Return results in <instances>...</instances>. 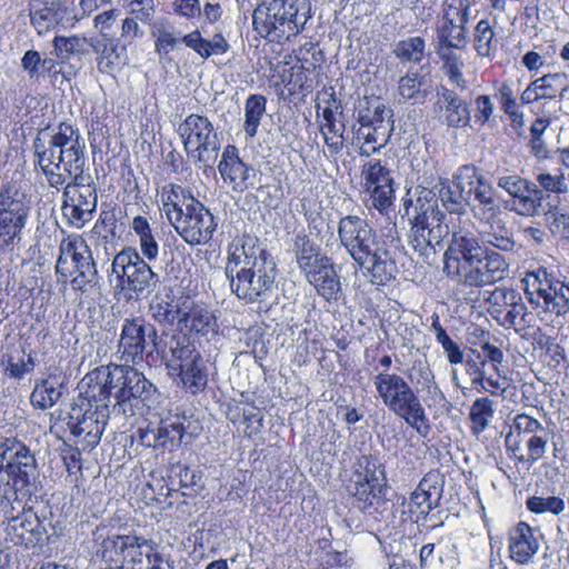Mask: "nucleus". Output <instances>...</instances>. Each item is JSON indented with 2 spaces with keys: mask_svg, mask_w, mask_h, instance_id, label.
Masks as SVG:
<instances>
[{
  "mask_svg": "<svg viewBox=\"0 0 569 569\" xmlns=\"http://www.w3.org/2000/svg\"><path fill=\"white\" fill-rule=\"evenodd\" d=\"M38 478V465L34 455L21 441L13 438L0 440V506L8 519L7 539L17 546L32 548L43 541L46 528L36 512L23 510L17 516L10 515L11 503L32 495Z\"/></svg>",
  "mask_w": 569,
  "mask_h": 569,
  "instance_id": "obj_1",
  "label": "nucleus"
},
{
  "mask_svg": "<svg viewBox=\"0 0 569 569\" xmlns=\"http://www.w3.org/2000/svg\"><path fill=\"white\" fill-rule=\"evenodd\" d=\"M276 262L251 236L236 238L228 247L224 273L231 291L247 303L268 297L276 280Z\"/></svg>",
  "mask_w": 569,
  "mask_h": 569,
  "instance_id": "obj_2",
  "label": "nucleus"
},
{
  "mask_svg": "<svg viewBox=\"0 0 569 569\" xmlns=\"http://www.w3.org/2000/svg\"><path fill=\"white\" fill-rule=\"evenodd\" d=\"M338 238L369 283L386 286L396 279V260L386 241L365 218L356 214L342 217L338 223Z\"/></svg>",
  "mask_w": 569,
  "mask_h": 569,
  "instance_id": "obj_3",
  "label": "nucleus"
},
{
  "mask_svg": "<svg viewBox=\"0 0 569 569\" xmlns=\"http://www.w3.org/2000/svg\"><path fill=\"white\" fill-rule=\"evenodd\" d=\"M37 164L49 187L61 190L67 182L90 174L86 171V141L78 128L60 123L48 140L37 137L33 141Z\"/></svg>",
  "mask_w": 569,
  "mask_h": 569,
  "instance_id": "obj_4",
  "label": "nucleus"
},
{
  "mask_svg": "<svg viewBox=\"0 0 569 569\" xmlns=\"http://www.w3.org/2000/svg\"><path fill=\"white\" fill-rule=\"evenodd\" d=\"M133 366L111 363L99 370L98 375L103 377V382L99 386L98 396L100 401H109L113 396L116 402L112 406V412L114 415L132 417L139 401L150 407L158 398L157 387Z\"/></svg>",
  "mask_w": 569,
  "mask_h": 569,
  "instance_id": "obj_5",
  "label": "nucleus"
},
{
  "mask_svg": "<svg viewBox=\"0 0 569 569\" xmlns=\"http://www.w3.org/2000/svg\"><path fill=\"white\" fill-rule=\"evenodd\" d=\"M311 18L308 0H266L252 13L254 31L270 42L290 41Z\"/></svg>",
  "mask_w": 569,
  "mask_h": 569,
  "instance_id": "obj_6",
  "label": "nucleus"
},
{
  "mask_svg": "<svg viewBox=\"0 0 569 569\" xmlns=\"http://www.w3.org/2000/svg\"><path fill=\"white\" fill-rule=\"evenodd\" d=\"M383 405L403 419L419 435L426 437L430 425L423 406L413 388L399 375L380 372L373 379Z\"/></svg>",
  "mask_w": 569,
  "mask_h": 569,
  "instance_id": "obj_7",
  "label": "nucleus"
},
{
  "mask_svg": "<svg viewBox=\"0 0 569 569\" xmlns=\"http://www.w3.org/2000/svg\"><path fill=\"white\" fill-rule=\"evenodd\" d=\"M56 272L63 282L70 279L72 289L77 291L86 292L99 283L92 251L81 236H68L62 239Z\"/></svg>",
  "mask_w": 569,
  "mask_h": 569,
  "instance_id": "obj_8",
  "label": "nucleus"
},
{
  "mask_svg": "<svg viewBox=\"0 0 569 569\" xmlns=\"http://www.w3.org/2000/svg\"><path fill=\"white\" fill-rule=\"evenodd\" d=\"M525 281L527 299L541 321L553 322L569 311V286L551 277L546 269L529 272Z\"/></svg>",
  "mask_w": 569,
  "mask_h": 569,
  "instance_id": "obj_9",
  "label": "nucleus"
},
{
  "mask_svg": "<svg viewBox=\"0 0 569 569\" xmlns=\"http://www.w3.org/2000/svg\"><path fill=\"white\" fill-rule=\"evenodd\" d=\"M111 271L116 274L117 288L128 293L127 300L146 297L160 282L159 274L152 270L133 248H126L114 256Z\"/></svg>",
  "mask_w": 569,
  "mask_h": 569,
  "instance_id": "obj_10",
  "label": "nucleus"
},
{
  "mask_svg": "<svg viewBox=\"0 0 569 569\" xmlns=\"http://www.w3.org/2000/svg\"><path fill=\"white\" fill-rule=\"evenodd\" d=\"M31 213L30 200L17 181L0 188V248L13 249L22 240Z\"/></svg>",
  "mask_w": 569,
  "mask_h": 569,
  "instance_id": "obj_11",
  "label": "nucleus"
},
{
  "mask_svg": "<svg viewBox=\"0 0 569 569\" xmlns=\"http://www.w3.org/2000/svg\"><path fill=\"white\" fill-rule=\"evenodd\" d=\"M177 133L186 153L203 166H211L218 158L221 142L212 122L204 116L191 113L179 123Z\"/></svg>",
  "mask_w": 569,
  "mask_h": 569,
  "instance_id": "obj_12",
  "label": "nucleus"
},
{
  "mask_svg": "<svg viewBox=\"0 0 569 569\" xmlns=\"http://www.w3.org/2000/svg\"><path fill=\"white\" fill-rule=\"evenodd\" d=\"M457 179L467 180V186L469 187L467 194L473 197L472 201L467 202V206L477 222H489L502 217L503 211L496 196L495 188L475 166H462L459 168Z\"/></svg>",
  "mask_w": 569,
  "mask_h": 569,
  "instance_id": "obj_13",
  "label": "nucleus"
},
{
  "mask_svg": "<svg viewBox=\"0 0 569 569\" xmlns=\"http://www.w3.org/2000/svg\"><path fill=\"white\" fill-rule=\"evenodd\" d=\"M109 415L108 405H93L87 399H79L64 412L66 421L76 437H81L87 446L96 447L104 431Z\"/></svg>",
  "mask_w": 569,
  "mask_h": 569,
  "instance_id": "obj_14",
  "label": "nucleus"
},
{
  "mask_svg": "<svg viewBox=\"0 0 569 569\" xmlns=\"http://www.w3.org/2000/svg\"><path fill=\"white\" fill-rule=\"evenodd\" d=\"M62 211L69 223L77 229L84 227L97 208V191L91 174L71 180L61 187Z\"/></svg>",
  "mask_w": 569,
  "mask_h": 569,
  "instance_id": "obj_15",
  "label": "nucleus"
},
{
  "mask_svg": "<svg viewBox=\"0 0 569 569\" xmlns=\"http://www.w3.org/2000/svg\"><path fill=\"white\" fill-rule=\"evenodd\" d=\"M445 218L442 211L439 214L432 211L411 214L409 243L426 260L436 254L437 247H440L449 234Z\"/></svg>",
  "mask_w": 569,
  "mask_h": 569,
  "instance_id": "obj_16",
  "label": "nucleus"
},
{
  "mask_svg": "<svg viewBox=\"0 0 569 569\" xmlns=\"http://www.w3.org/2000/svg\"><path fill=\"white\" fill-rule=\"evenodd\" d=\"M170 224L190 246L207 243L217 227L213 214L199 200L184 211L174 213Z\"/></svg>",
  "mask_w": 569,
  "mask_h": 569,
  "instance_id": "obj_17",
  "label": "nucleus"
},
{
  "mask_svg": "<svg viewBox=\"0 0 569 569\" xmlns=\"http://www.w3.org/2000/svg\"><path fill=\"white\" fill-rule=\"evenodd\" d=\"M147 339L154 345L158 341L157 330L143 317H131L123 320L118 341L119 358L123 363L138 365L143 361Z\"/></svg>",
  "mask_w": 569,
  "mask_h": 569,
  "instance_id": "obj_18",
  "label": "nucleus"
},
{
  "mask_svg": "<svg viewBox=\"0 0 569 569\" xmlns=\"http://www.w3.org/2000/svg\"><path fill=\"white\" fill-rule=\"evenodd\" d=\"M483 248L479 234L476 236L468 229L455 228L451 232L449 246L445 252L443 271L451 279L461 274L467 263L472 264L480 261Z\"/></svg>",
  "mask_w": 569,
  "mask_h": 569,
  "instance_id": "obj_19",
  "label": "nucleus"
},
{
  "mask_svg": "<svg viewBox=\"0 0 569 569\" xmlns=\"http://www.w3.org/2000/svg\"><path fill=\"white\" fill-rule=\"evenodd\" d=\"M480 261L469 266L467 263L453 279L466 286L485 287L502 280L508 270L509 262L506 257L497 251H482Z\"/></svg>",
  "mask_w": 569,
  "mask_h": 569,
  "instance_id": "obj_20",
  "label": "nucleus"
},
{
  "mask_svg": "<svg viewBox=\"0 0 569 569\" xmlns=\"http://www.w3.org/2000/svg\"><path fill=\"white\" fill-rule=\"evenodd\" d=\"M154 348L169 373L181 370L182 363L199 353L190 337L183 332H162L158 341H154Z\"/></svg>",
  "mask_w": 569,
  "mask_h": 569,
  "instance_id": "obj_21",
  "label": "nucleus"
},
{
  "mask_svg": "<svg viewBox=\"0 0 569 569\" xmlns=\"http://www.w3.org/2000/svg\"><path fill=\"white\" fill-rule=\"evenodd\" d=\"M310 283L326 301H337L342 293L340 277L332 259L325 256L318 262L302 272Z\"/></svg>",
  "mask_w": 569,
  "mask_h": 569,
  "instance_id": "obj_22",
  "label": "nucleus"
},
{
  "mask_svg": "<svg viewBox=\"0 0 569 569\" xmlns=\"http://www.w3.org/2000/svg\"><path fill=\"white\" fill-rule=\"evenodd\" d=\"M541 535L526 522H519L508 531V551L512 561L528 565L540 549Z\"/></svg>",
  "mask_w": 569,
  "mask_h": 569,
  "instance_id": "obj_23",
  "label": "nucleus"
},
{
  "mask_svg": "<svg viewBox=\"0 0 569 569\" xmlns=\"http://www.w3.org/2000/svg\"><path fill=\"white\" fill-rule=\"evenodd\" d=\"M433 111L441 113V122L451 128L469 126L471 116L468 103L455 90L441 86L437 90V101Z\"/></svg>",
  "mask_w": 569,
  "mask_h": 569,
  "instance_id": "obj_24",
  "label": "nucleus"
},
{
  "mask_svg": "<svg viewBox=\"0 0 569 569\" xmlns=\"http://www.w3.org/2000/svg\"><path fill=\"white\" fill-rule=\"evenodd\" d=\"M417 181V199L411 202L412 213H422L432 211L439 214L441 210L438 207V171L432 163L425 162L423 168L419 164L415 167Z\"/></svg>",
  "mask_w": 569,
  "mask_h": 569,
  "instance_id": "obj_25",
  "label": "nucleus"
},
{
  "mask_svg": "<svg viewBox=\"0 0 569 569\" xmlns=\"http://www.w3.org/2000/svg\"><path fill=\"white\" fill-rule=\"evenodd\" d=\"M89 44L97 54V67L101 73L113 74L127 63L126 47L108 32L91 38Z\"/></svg>",
  "mask_w": 569,
  "mask_h": 569,
  "instance_id": "obj_26",
  "label": "nucleus"
},
{
  "mask_svg": "<svg viewBox=\"0 0 569 569\" xmlns=\"http://www.w3.org/2000/svg\"><path fill=\"white\" fill-rule=\"evenodd\" d=\"M218 169L224 182L230 183L234 191L242 192L252 186L254 170L240 159L239 151L233 144L224 148Z\"/></svg>",
  "mask_w": 569,
  "mask_h": 569,
  "instance_id": "obj_27",
  "label": "nucleus"
},
{
  "mask_svg": "<svg viewBox=\"0 0 569 569\" xmlns=\"http://www.w3.org/2000/svg\"><path fill=\"white\" fill-rule=\"evenodd\" d=\"M537 316L528 310L521 295L517 297L506 308L498 321L506 329H513L522 338L532 337L539 328L536 326Z\"/></svg>",
  "mask_w": 569,
  "mask_h": 569,
  "instance_id": "obj_28",
  "label": "nucleus"
},
{
  "mask_svg": "<svg viewBox=\"0 0 569 569\" xmlns=\"http://www.w3.org/2000/svg\"><path fill=\"white\" fill-rule=\"evenodd\" d=\"M480 224L482 227L479 231V237L483 251H497L503 256L515 251L516 241L513 232L502 218Z\"/></svg>",
  "mask_w": 569,
  "mask_h": 569,
  "instance_id": "obj_29",
  "label": "nucleus"
},
{
  "mask_svg": "<svg viewBox=\"0 0 569 569\" xmlns=\"http://www.w3.org/2000/svg\"><path fill=\"white\" fill-rule=\"evenodd\" d=\"M392 131L393 129L386 126L355 124L352 127L351 144L358 150L360 156L370 157L388 144Z\"/></svg>",
  "mask_w": 569,
  "mask_h": 569,
  "instance_id": "obj_30",
  "label": "nucleus"
},
{
  "mask_svg": "<svg viewBox=\"0 0 569 569\" xmlns=\"http://www.w3.org/2000/svg\"><path fill=\"white\" fill-rule=\"evenodd\" d=\"M68 9L57 1H34L30 6V21L39 36L63 24Z\"/></svg>",
  "mask_w": 569,
  "mask_h": 569,
  "instance_id": "obj_31",
  "label": "nucleus"
},
{
  "mask_svg": "<svg viewBox=\"0 0 569 569\" xmlns=\"http://www.w3.org/2000/svg\"><path fill=\"white\" fill-rule=\"evenodd\" d=\"M126 535H117L107 525H99L92 531L93 553L97 558L109 563L121 562Z\"/></svg>",
  "mask_w": 569,
  "mask_h": 569,
  "instance_id": "obj_32",
  "label": "nucleus"
},
{
  "mask_svg": "<svg viewBox=\"0 0 569 569\" xmlns=\"http://www.w3.org/2000/svg\"><path fill=\"white\" fill-rule=\"evenodd\" d=\"M466 184L467 180H458L457 173L453 176L452 181L438 173V199L449 213L461 216L467 212L468 200L463 197Z\"/></svg>",
  "mask_w": 569,
  "mask_h": 569,
  "instance_id": "obj_33",
  "label": "nucleus"
},
{
  "mask_svg": "<svg viewBox=\"0 0 569 569\" xmlns=\"http://www.w3.org/2000/svg\"><path fill=\"white\" fill-rule=\"evenodd\" d=\"M392 110L379 97H365L357 107V123L393 129Z\"/></svg>",
  "mask_w": 569,
  "mask_h": 569,
  "instance_id": "obj_34",
  "label": "nucleus"
},
{
  "mask_svg": "<svg viewBox=\"0 0 569 569\" xmlns=\"http://www.w3.org/2000/svg\"><path fill=\"white\" fill-rule=\"evenodd\" d=\"M182 43L203 60L209 59L211 56H222L230 49V44L222 33H214L210 39H206L199 29L183 34Z\"/></svg>",
  "mask_w": 569,
  "mask_h": 569,
  "instance_id": "obj_35",
  "label": "nucleus"
},
{
  "mask_svg": "<svg viewBox=\"0 0 569 569\" xmlns=\"http://www.w3.org/2000/svg\"><path fill=\"white\" fill-rule=\"evenodd\" d=\"M426 77L420 70L409 68L397 82L398 101L402 103L422 104L427 100L429 91L423 88Z\"/></svg>",
  "mask_w": 569,
  "mask_h": 569,
  "instance_id": "obj_36",
  "label": "nucleus"
},
{
  "mask_svg": "<svg viewBox=\"0 0 569 569\" xmlns=\"http://www.w3.org/2000/svg\"><path fill=\"white\" fill-rule=\"evenodd\" d=\"M347 492L353 497V505L362 512L372 515L383 502L385 492H378L369 482L351 476L345 483Z\"/></svg>",
  "mask_w": 569,
  "mask_h": 569,
  "instance_id": "obj_37",
  "label": "nucleus"
},
{
  "mask_svg": "<svg viewBox=\"0 0 569 569\" xmlns=\"http://www.w3.org/2000/svg\"><path fill=\"white\" fill-rule=\"evenodd\" d=\"M169 375L179 377L182 386L192 395L202 391L208 382L207 366L200 352L182 363L181 370H173Z\"/></svg>",
  "mask_w": 569,
  "mask_h": 569,
  "instance_id": "obj_38",
  "label": "nucleus"
},
{
  "mask_svg": "<svg viewBox=\"0 0 569 569\" xmlns=\"http://www.w3.org/2000/svg\"><path fill=\"white\" fill-rule=\"evenodd\" d=\"M151 36L154 38V51L160 59L170 61V52L182 43V37L174 31V26L166 18L151 24Z\"/></svg>",
  "mask_w": 569,
  "mask_h": 569,
  "instance_id": "obj_39",
  "label": "nucleus"
},
{
  "mask_svg": "<svg viewBox=\"0 0 569 569\" xmlns=\"http://www.w3.org/2000/svg\"><path fill=\"white\" fill-rule=\"evenodd\" d=\"M352 476L369 482L378 492L387 490V476L385 466L377 456L363 455L357 461Z\"/></svg>",
  "mask_w": 569,
  "mask_h": 569,
  "instance_id": "obj_40",
  "label": "nucleus"
},
{
  "mask_svg": "<svg viewBox=\"0 0 569 569\" xmlns=\"http://www.w3.org/2000/svg\"><path fill=\"white\" fill-rule=\"evenodd\" d=\"M64 379L57 376H49L37 382L30 396L33 407L48 409L53 407L62 396Z\"/></svg>",
  "mask_w": 569,
  "mask_h": 569,
  "instance_id": "obj_41",
  "label": "nucleus"
},
{
  "mask_svg": "<svg viewBox=\"0 0 569 569\" xmlns=\"http://www.w3.org/2000/svg\"><path fill=\"white\" fill-rule=\"evenodd\" d=\"M179 322H183L191 332L202 337L213 336L218 332L217 318L211 310L202 306H193L184 312Z\"/></svg>",
  "mask_w": 569,
  "mask_h": 569,
  "instance_id": "obj_42",
  "label": "nucleus"
},
{
  "mask_svg": "<svg viewBox=\"0 0 569 569\" xmlns=\"http://www.w3.org/2000/svg\"><path fill=\"white\" fill-rule=\"evenodd\" d=\"M198 201L191 191L179 186L170 184L169 188L162 190V207L169 222L173 219L174 213L180 210L184 211Z\"/></svg>",
  "mask_w": 569,
  "mask_h": 569,
  "instance_id": "obj_43",
  "label": "nucleus"
},
{
  "mask_svg": "<svg viewBox=\"0 0 569 569\" xmlns=\"http://www.w3.org/2000/svg\"><path fill=\"white\" fill-rule=\"evenodd\" d=\"M409 379L416 385L418 390L427 391L432 400L442 401L446 399L428 363L422 361L415 362L409 371Z\"/></svg>",
  "mask_w": 569,
  "mask_h": 569,
  "instance_id": "obj_44",
  "label": "nucleus"
},
{
  "mask_svg": "<svg viewBox=\"0 0 569 569\" xmlns=\"http://www.w3.org/2000/svg\"><path fill=\"white\" fill-rule=\"evenodd\" d=\"M495 401L487 396L477 398L469 408L470 431L475 436L482 433L495 416Z\"/></svg>",
  "mask_w": 569,
  "mask_h": 569,
  "instance_id": "obj_45",
  "label": "nucleus"
},
{
  "mask_svg": "<svg viewBox=\"0 0 569 569\" xmlns=\"http://www.w3.org/2000/svg\"><path fill=\"white\" fill-rule=\"evenodd\" d=\"M542 200V190L536 183L529 182L528 186L523 187L512 199L513 207L511 209L520 216L533 217L539 213Z\"/></svg>",
  "mask_w": 569,
  "mask_h": 569,
  "instance_id": "obj_46",
  "label": "nucleus"
},
{
  "mask_svg": "<svg viewBox=\"0 0 569 569\" xmlns=\"http://www.w3.org/2000/svg\"><path fill=\"white\" fill-rule=\"evenodd\" d=\"M536 80L542 99L569 100V76L567 73H548Z\"/></svg>",
  "mask_w": 569,
  "mask_h": 569,
  "instance_id": "obj_47",
  "label": "nucleus"
},
{
  "mask_svg": "<svg viewBox=\"0 0 569 569\" xmlns=\"http://www.w3.org/2000/svg\"><path fill=\"white\" fill-rule=\"evenodd\" d=\"M323 124L321 127V133L325 142L332 154L339 153L343 148L345 142V124L337 121L336 114L331 108H325L322 110Z\"/></svg>",
  "mask_w": 569,
  "mask_h": 569,
  "instance_id": "obj_48",
  "label": "nucleus"
},
{
  "mask_svg": "<svg viewBox=\"0 0 569 569\" xmlns=\"http://www.w3.org/2000/svg\"><path fill=\"white\" fill-rule=\"evenodd\" d=\"M123 556L121 561H128L134 565H141L143 557L149 559L157 548V545L151 539L136 535H126L124 543H122Z\"/></svg>",
  "mask_w": 569,
  "mask_h": 569,
  "instance_id": "obj_49",
  "label": "nucleus"
},
{
  "mask_svg": "<svg viewBox=\"0 0 569 569\" xmlns=\"http://www.w3.org/2000/svg\"><path fill=\"white\" fill-rule=\"evenodd\" d=\"M53 50L58 59L62 62L69 61L73 57H81L89 53V40L80 36L62 37L56 36Z\"/></svg>",
  "mask_w": 569,
  "mask_h": 569,
  "instance_id": "obj_50",
  "label": "nucleus"
},
{
  "mask_svg": "<svg viewBox=\"0 0 569 569\" xmlns=\"http://www.w3.org/2000/svg\"><path fill=\"white\" fill-rule=\"evenodd\" d=\"M392 53L402 63H420L426 54V40L420 36L408 37L395 43Z\"/></svg>",
  "mask_w": 569,
  "mask_h": 569,
  "instance_id": "obj_51",
  "label": "nucleus"
},
{
  "mask_svg": "<svg viewBox=\"0 0 569 569\" xmlns=\"http://www.w3.org/2000/svg\"><path fill=\"white\" fill-rule=\"evenodd\" d=\"M467 33L468 30L466 27L456 23L453 19L445 16L442 26L438 31L440 48H446L447 51L465 48L467 44Z\"/></svg>",
  "mask_w": 569,
  "mask_h": 569,
  "instance_id": "obj_52",
  "label": "nucleus"
},
{
  "mask_svg": "<svg viewBox=\"0 0 569 569\" xmlns=\"http://www.w3.org/2000/svg\"><path fill=\"white\" fill-rule=\"evenodd\" d=\"M267 99L262 94H250L244 103L243 130L249 138H253L266 113Z\"/></svg>",
  "mask_w": 569,
  "mask_h": 569,
  "instance_id": "obj_53",
  "label": "nucleus"
},
{
  "mask_svg": "<svg viewBox=\"0 0 569 569\" xmlns=\"http://www.w3.org/2000/svg\"><path fill=\"white\" fill-rule=\"evenodd\" d=\"M149 312L159 325H173L179 317L180 309L170 296L156 295L149 303Z\"/></svg>",
  "mask_w": 569,
  "mask_h": 569,
  "instance_id": "obj_54",
  "label": "nucleus"
},
{
  "mask_svg": "<svg viewBox=\"0 0 569 569\" xmlns=\"http://www.w3.org/2000/svg\"><path fill=\"white\" fill-rule=\"evenodd\" d=\"M473 46L480 57H490L497 51L498 39L495 30L487 19H481L473 30Z\"/></svg>",
  "mask_w": 569,
  "mask_h": 569,
  "instance_id": "obj_55",
  "label": "nucleus"
},
{
  "mask_svg": "<svg viewBox=\"0 0 569 569\" xmlns=\"http://www.w3.org/2000/svg\"><path fill=\"white\" fill-rule=\"evenodd\" d=\"M296 261L301 273L322 259L326 254L305 234H298L295 240Z\"/></svg>",
  "mask_w": 569,
  "mask_h": 569,
  "instance_id": "obj_56",
  "label": "nucleus"
},
{
  "mask_svg": "<svg viewBox=\"0 0 569 569\" xmlns=\"http://www.w3.org/2000/svg\"><path fill=\"white\" fill-rule=\"evenodd\" d=\"M132 229L139 237L142 254L150 261L154 260L159 253V244L152 234L148 220L142 216H137L133 218Z\"/></svg>",
  "mask_w": 569,
  "mask_h": 569,
  "instance_id": "obj_57",
  "label": "nucleus"
},
{
  "mask_svg": "<svg viewBox=\"0 0 569 569\" xmlns=\"http://www.w3.org/2000/svg\"><path fill=\"white\" fill-rule=\"evenodd\" d=\"M361 176L365 180V189L393 183L390 170L379 160H370L362 166Z\"/></svg>",
  "mask_w": 569,
  "mask_h": 569,
  "instance_id": "obj_58",
  "label": "nucleus"
},
{
  "mask_svg": "<svg viewBox=\"0 0 569 569\" xmlns=\"http://www.w3.org/2000/svg\"><path fill=\"white\" fill-rule=\"evenodd\" d=\"M441 58L443 60L442 70L448 80L457 89L467 90L469 86L468 81L463 78L462 74L463 61L461 58L451 50L443 51L441 53Z\"/></svg>",
  "mask_w": 569,
  "mask_h": 569,
  "instance_id": "obj_59",
  "label": "nucleus"
},
{
  "mask_svg": "<svg viewBox=\"0 0 569 569\" xmlns=\"http://www.w3.org/2000/svg\"><path fill=\"white\" fill-rule=\"evenodd\" d=\"M431 328L436 341L442 347L450 365H461L465 361L460 346L453 341L440 325L438 318L432 321Z\"/></svg>",
  "mask_w": 569,
  "mask_h": 569,
  "instance_id": "obj_60",
  "label": "nucleus"
},
{
  "mask_svg": "<svg viewBox=\"0 0 569 569\" xmlns=\"http://www.w3.org/2000/svg\"><path fill=\"white\" fill-rule=\"evenodd\" d=\"M445 480L439 470H431L427 472L419 481L416 490L427 496V499L433 502H440L443 492Z\"/></svg>",
  "mask_w": 569,
  "mask_h": 569,
  "instance_id": "obj_61",
  "label": "nucleus"
},
{
  "mask_svg": "<svg viewBox=\"0 0 569 569\" xmlns=\"http://www.w3.org/2000/svg\"><path fill=\"white\" fill-rule=\"evenodd\" d=\"M526 507L533 513L559 515L565 510V501L557 496H532L527 499Z\"/></svg>",
  "mask_w": 569,
  "mask_h": 569,
  "instance_id": "obj_62",
  "label": "nucleus"
},
{
  "mask_svg": "<svg viewBox=\"0 0 569 569\" xmlns=\"http://www.w3.org/2000/svg\"><path fill=\"white\" fill-rule=\"evenodd\" d=\"M184 426L180 421H161L157 425L160 448L180 445L184 435Z\"/></svg>",
  "mask_w": 569,
  "mask_h": 569,
  "instance_id": "obj_63",
  "label": "nucleus"
},
{
  "mask_svg": "<svg viewBox=\"0 0 569 569\" xmlns=\"http://www.w3.org/2000/svg\"><path fill=\"white\" fill-rule=\"evenodd\" d=\"M549 230L561 240L569 242V211L563 208H556L546 213Z\"/></svg>",
  "mask_w": 569,
  "mask_h": 569,
  "instance_id": "obj_64",
  "label": "nucleus"
}]
</instances>
